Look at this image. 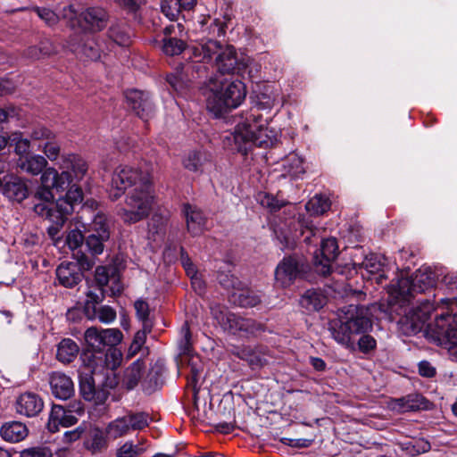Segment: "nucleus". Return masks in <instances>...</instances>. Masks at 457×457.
<instances>
[{
	"label": "nucleus",
	"mask_w": 457,
	"mask_h": 457,
	"mask_svg": "<svg viewBox=\"0 0 457 457\" xmlns=\"http://www.w3.org/2000/svg\"><path fill=\"white\" fill-rule=\"evenodd\" d=\"M127 192L125 204L118 214L125 223H136L145 219L154 203L151 174L131 165H120L112 173L108 193L115 201Z\"/></svg>",
	"instance_id": "1"
},
{
	"label": "nucleus",
	"mask_w": 457,
	"mask_h": 457,
	"mask_svg": "<svg viewBox=\"0 0 457 457\" xmlns=\"http://www.w3.org/2000/svg\"><path fill=\"white\" fill-rule=\"evenodd\" d=\"M258 109H251L241 114L231 134L234 147L232 149L245 154L252 145L269 147L278 140V131L269 126Z\"/></svg>",
	"instance_id": "2"
},
{
	"label": "nucleus",
	"mask_w": 457,
	"mask_h": 457,
	"mask_svg": "<svg viewBox=\"0 0 457 457\" xmlns=\"http://www.w3.org/2000/svg\"><path fill=\"white\" fill-rule=\"evenodd\" d=\"M371 328L370 308L351 304L341 310L337 319L329 322L328 329L338 344L354 349L353 337L365 333Z\"/></svg>",
	"instance_id": "3"
},
{
	"label": "nucleus",
	"mask_w": 457,
	"mask_h": 457,
	"mask_svg": "<svg viewBox=\"0 0 457 457\" xmlns=\"http://www.w3.org/2000/svg\"><path fill=\"white\" fill-rule=\"evenodd\" d=\"M76 183L71 184L65 196L59 198L55 204H37L34 206L35 212L50 222L47 232L55 245L61 240L59 233L67 217L72 213L74 204L83 200L82 189Z\"/></svg>",
	"instance_id": "4"
},
{
	"label": "nucleus",
	"mask_w": 457,
	"mask_h": 457,
	"mask_svg": "<svg viewBox=\"0 0 457 457\" xmlns=\"http://www.w3.org/2000/svg\"><path fill=\"white\" fill-rule=\"evenodd\" d=\"M245 97V89L241 81L217 76L211 81L206 100L207 109L218 116L228 109L237 107Z\"/></svg>",
	"instance_id": "5"
},
{
	"label": "nucleus",
	"mask_w": 457,
	"mask_h": 457,
	"mask_svg": "<svg viewBox=\"0 0 457 457\" xmlns=\"http://www.w3.org/2000/svg\"><path fill=\"white\" fill-rule=\"evenodd\" d=\"M57 169L49 167L42 173V179L46 185H50L56 192H63L73 182L82 180L87 171V164L76 154H63L57 162Z\"/></svg>",
	"instance_id": "6"
},
{
	"label": "nucleus",
	"mask_w": 457,
	"mask_h": 457,
	"mask_svg": "<svg viewBox=\"0 0 457 457\" xmlns=\"http://www.w3.org/2000/svg\"><path fill=\"white\" fill-rule=\"evenodd\" d=\"M426 337L432 343L451 349L457 346V322L450 313L437 316L434 322L428 325Z\"/></svg>",
	"instance_id": "7"
},
{
	"label": "nucleus",
	"mask_w": 457,
	"mask_h": 457,
	"mask_svg": "<svg viewBox=\"0 0 457 457\" xmlns=\"http://www.w3.org/2000/svg\"><path fill=\"white\" fill-rule=\"evenodd\" d=\"M73 255L77 259V262H62L55 270L59 285L64 287L71 288L78 285L83 278L82 270H88L95 264L92 259L81 252Z\"/></svg>",
	"instance_id": "8"
},
{
	"label": "nucleus",
	"mask_w": 457,
	"mask_h": 457,
	"mask_svg": "<svg viewBox=\"0 0 457 457\" xmlns=\"http://www.w3.org/2000/svg\"><path fill=\"white\" fill-rule=\"evenodd\" d=\"M214 317L222 329L232 335H253L262 329L255 320L237 316L225 309L215 312Z\"/></svg>",
	"instance_id": "9"
},
{
	"label": "nucleus",
	"mask_w": 457,
	"mask_h": 457,
	"mask_svg": "<svg viewBox=\"0 0 457 457\" xmlns=\"http://www.w3.org/2000/svg\"><path fill=\"white\" fill-rule=\"evenodd\" d=\"M149 424V416L145 412H129L119 417L105 428V435L111 439H117L128 435L131 430H141Z\"/></svg>",
	"instance_id": "10"
},
{
	"label": "nucleus",
	"mask_w": 457,
	"mask_h": 457,
	"mask_svg": "<svg viewBox=\"0 0 457 457\" xmlns=\"http://www.w3.org/2000/svg\"><path fill=\"white\" fill-rule=\"evenodd\" d=\"M308 264L295 257H286L277 266L275 270L276 284L281 287H287L295 280L307 272Z\"/></svg>",
	"instance_id": "11"
},
{
	"label": "nucleus",
	"mask_w": 457,
	"mask_h": 457,
	"mask_svg": "<svg viewBox=\"0 0 457 457\" xmlns=\"http://www.w3.org/2000/svg\"><path fill=\"white\" fill-rule=\"evenodd\" d=\"M109 18V12L104 8L88 6L79 12L78 24L84 31L96 33L106 28Z\"/></svg>",
	"instance_id": "12"
},
{
	"label": "nucleus",
	"mask_w": 457,
	"mask_h": 457,
	"mask_svg": "<svg viewBox=\"0 0 457 457\" xmlns=\"http://www.w3.org/2000/svg\"><path fill=\"white\" fill-rule=\"evenodd\" d=\"M429 305L411 307L398 321L400 329L405 335L416 334L421 330L424 323L428 319Z\"/></svg>",
	"instance_id": "13"
},
{
	"label": "nucleus",
	"mask_w": 457,
	"mask_h": 457,
	"mask_svg": "<svg viewBox=\"0 0 457 457\" xmlns=\"http://www.w3.org/2000/svg\"><path fill=\"white\" fill-rule=\"evenodd\" d=\"M216 66L221 74L239 71L247 66L245 57H238L232 46H226L216 56Z\"/></svg>",
	"instance_id": "14"
},
{
	"label": "nucleus",
	"mask_w": 457,
	"mask_h": 457,
	"mask_svg": "<svg viewBox=\"0 0 457 457\" xmlns=\"http://www.w3.org/2000/svg\"><path fill=\"white\" fill-rule=\"evenodd\" d=\"M126 99L129 105L141 119L148 120L154 114V107L147 93L130 89L126 93Z\"/></svg>",
	"instance_id": "15"
},
{
	"label": "nucleus",
	"mask_w": 457,
	"mask_h": 457,
	"mask_svg": "<svg viewBox=\"0 0 457 457\" xmlns=\"http://www.w3.org/2000/svg\"><path fill=\"white\" fill-rule=\"evenodd\" d=\"M321 259L315 257V268L317 272L326 276L330 272V262L338 254V246L335 238L324 239L321 243Z\"/></svg>",
	"instance_id": "16"
},
{
	"label": "nucleus",
	"mask_w": 457,
	"mask_h": 457,
	"mask_svg": "<svg viewBox=\"0 0 457 457\" xmlns=\"http://www.w3.org/2000/svg\"><path fill=\"white\" fill-rule=\"evenodd\" d=\"M44 403L42 399L36 394L26 392L21 394L16 401V411L18 413L34 417L37 415L43 409Z\"/></svg>",
	"instance_id": "17"
},
{
	"label": "nucleus",
	"mask_w": 457,
	"mask_h": 457,
	"mask_svg": "<svg viewBox=\"0 0 457 457\" xmlns=\"http://www.w3.org/2000/svg\"><path fill=\"white\" fill-rule=\"evenodd\" d=\"M52 394L59 399L66 400L74 393V385L71 378L62 372H53L50 376Z\"/></svg>",
	"instance_id": "18"
},
{
	"label": "nucleus",
	"mask_w": 457,
	"mask_h": 457,
	"mask_svg": "<svg viewBox=\"0 0 457 457\" xmlns=\"http://www.w3.org/2000/svg\"><path fill=\"white\" fill-rule=\"evenodd\" d=\"M78 422V419L71 411L64 410L61 405H53L47 422V428L54 433L60 427H70Z\"/></svg>",
	"instance_id": "19"
},
{
	"label": "nucleus",
	"mask_w": 457,
	"mask_h": 457,
	"mask_svg": "<svg viewBox=\"0 0 457 457\" xmlns=\"http://www.w3.org/2000/svg\"><path fill=\"white\" fill-rule=\"evenodd\" d=\"M220 283L224 287L229 288L233 287V291L230 294V301L235 304L241 307H254L261 303V297L256 293L253 292L249 288H236L234 283L227 284L220 280Z\"/></svg>",
	"instance_id": "20"
},
{
	"label": "nucleus",
	"mask_w": 457,
	"mask_h": 457,
	"mask_svg": "<svg viewBox=\"0 0 457 457\" xmlns=\"http://www.w3.org/2000/svg\"><path fill=\"white\" fill-rule=\"evenodd\" d=\"M425 399L418 394L408 395L404 397L392 399L387 406L390 410L397 412L416 411L424 407Z\"/></svg>",
	"instance_id": "21"
},
{
	"label": "nucleus",
	"mask_w": 457,
	"mask_h": 457,
	"mask_svg": "<svg viewBox=\"0 0 457 457\" xmlns=\"http://www.w3.org/2000/svg\"><path fill=\"white\" fill-rule=\"evenodd\" d=\"M48 162L46 157L39 154H29L19 157L17 166L24 172L36 176L47 168Z\"/></svg>",
	"instance_id": "22"
},
{
	"label": "nucleus",
	"mask_w": 457,
	"mask_h": 457,
	"mask_svg": "<svg viewBox=\"0 0 457 457\" xmlns=\"http://www.w3.org/2000/svg\"><path fill=\"white\" fill-rule=\"evenodd\" d=\"M2 187L3 193L12 200L21 202L27 197V186L14 175H8Z\"/></svg>",
	"instance_id": "23"
},
{
	"label": "nucleus",
	"mask_w": 457,
	"mask_h": 457,
	"mask_svg": "<svg viewBox=\"0 0 457 457\" xmlns=\"http://www.w3.org/2000/svg\"><path fill=\"white\" fill-rule=\"evenodd\" d=\"M184 213L187 230L193 236H197L203 233L206 221L202 212L195 206L186 204L184 206Z\"/></svg>",
	"instance_id": "24"
},
{
	"label": "nucleus",
	"mask_w": 457,
	"mask_h": 457,
	"mask_svg": "<svg viewBox=\"0 0 457 457\" xmlns=\"http://www.w3.org/2000/svg\"><path fill=\"white\" fill-rule=\"evenodd\" d=\"M385 257L377 254H370L364 258L361 263H354L355 266L363 268L368 273L371 275H378L376 277L377 283H381L386 278L384 274Z\"/></svg>",
	"instance_id": "25"
},
{
	"label": "nucleus",
	"mask_w": 457,
	"mask_h": 457,
	"mask_svg": "<svg viewBox=\"0 0 457 457\" xmlns=\"http://www.w3.org/2000/svg\"><path fill=\"white\" fill-rule=\"evenodd\" d=\"M0 433L5 441L16 443L23 440L28 436V428L21 422L12 421L4 424Z\"/></svg>",
	"instance_id": "26"
},
{
	"label": "nucleus",
	"mask_w": 457,
	"mask_h": 457,
	"mask_svg": "<svg viewBox=\"0 0 457 457\" xmlns=\"http://www.w3.org/2000/svg\"><path fill=\"white\" fill-rule=\"evenodd\" d=\"M411 277L413 279L414 291L417 293L424 292L425 290L434 287L436 280L435 273L429 267H422L419 269Z\"/></svg>",
	"instance_id": "27"
},
{
	"label": "nucleus",
	"mask_w": 457,
	"mask_h": 457,
	"mask_svg": "<svg viewBox=\"0 0 457 457\" xmlns=\"http://www.w3.org/2000/svg\"><path fill=\"white\" fill-rule=\"evenodd\" d=\"M83 366L92 374L104 375L103 351L86 350L81 355Z\"/></svg>",
	"instance_id": "28"
},
{
	"label": "nucleus",
	"mask_w": 457,
	"mask_h": 457,
	"mask_svg": "<svg viewBox=\"0 0 457 457\" xmlns=\"http://www.w3.org/2000/svg\"><path fill=\"white\" fill-rule=\"evenodd\" d=\"M108 37L115 44L128 46L130 44L131 30L125 22L116 21L109 28Z\"/></svg>",
	"instance_id": "29"
},
{
	"label": "nucleus",
	"mask_w": 457,
	"mask_h": 457,
	"mask_svg": "<svg viewBox=\"0 0 457 457\" xmlns=\"http://www.w3.org/2000/svg\"><path fill=\"white\" fill-rule=\"evenodd\" d=\"M79 352V347L75 341L64 338L57 345L56 358L62 363H71L76 359Z\"/></svg>",
	"instance_id": "30"
},
{
	"label": "nucleus",
	"mask_w": 457,
	"mask_h": 457,
	"mask_svg": "<svg viewBox=\"0 0 457 457\" xmlns=\"http://www.w3.org/2000/svg\"><path fill=\"white\" fill-rule=\"evenodd\" d=\"M79 386L80 393L86 401L94 402L96 404H101L106 400L107 396L104 392L96 390L92 377L81 379Z\"/></svg>",
	"instance_id": "31"
},
{
	"label": "nucleus",
	"mask_w": 457,
	"mask_h": 457,
	"mask_svg": "<svg viewBox=\"0 0 457 457\" xmlns=\"http://www.w3.org/2000/svg\"><path fill=\"white\" fill-rule=\"evenodd\" d=\"M392 295L399 302H409L410 297L417 293L414 291L413 279L411 278H401L396 285L392 286Z\"/></svg>",
	"instance_id": "32"
},
{
	"label": "nucleus",
	"mask_w": 457,
	"mask_h": 457,
	"mask_svg": "<svg viewBox=\"0 0 457 457\" xmlns=\"http://www.w3.org/2000/svg\"><path fill=\"white\" fill-rule=\"evenodd\" d=\"M80 227L86 229L83 223ZM87 231L88 234H94L102 239L110 238V227L105 215L103 213L96 214L91 223L88 224Z\"/></svg>",
	"instance_id": "33"
},
{
	"label": "nucleus",
	"mask_w": 457,
	"mask_h": 457,
	"mask_svg": "<svg viewBox=\"0 0 457 457\" xmlns=\"http://www.w3.org/2000/svg\"><path fill=\"white\" fill-rule=\"evenodd\" d=\"M325 303L326 297L317 290H307L300 300L301 306L307 311H318Z\"/></svg>",
	"instance_id": "34"
},
{
	"label": "nucleus",
	"mask_w": 457,
	"mask_h": 457,
	"mask_svg": "<svg viewBox=\"0 0 457 457\" xmlns=\"http://www.w3.org/2000/svg\"><path fill=\"white\" fill-rule=\"evenodd\" d=\"M144 362L140 360L134 361L124 373L123 383L128 389H133L143 376Z\"/></svg>",
	"instance_id": "35"
},
{
	"label": "nucleus",
	"mask_w": 457,
	"mask_h": 457,
	"mask_svg": "<svg viewBox=\"0 0 457 457\" xmlns=\"http://www.w3.org/2000/svg\"><path fill=\"white\" fill-rule=\"evenodd\" d=\"M54 44L49 39L41 40L38 45L29 46L24 53L30 60H38L54 53Z\"/></svg>",
	"instance_id": "36"
},
{
	"label": "nucleus",
	"mask_w": 457,
	"mask_h": 457,
	"mask_svg": "<svg viewBox=\"0 0 457 457\" xmlns=\"http://www.w3.org/2000/svg\"><path fill=\"white\" fill-rule=\"evenodd\" d=\"M283 169L287 176L297 178L303 174V160L296 154H290L283 162Z\"/></svg>",
	"instance_id": "37"
},
{
	"label": "nucleus",
	"mask_w": 457,
	"mask_h": 457,
	"mask_svg": "<svg viewBox=\"0 0 457 457\" xmlns=\"http://www.w3.org/2000/svg\"><path fill=\"white\" fill-rule=\"evenodd\" d=\"M86 447L93 453L100 452L107 447V440L103 431L98 428L90 429Z\"/></svg>",
	"instance_id": "38"
},
{
	"label": "nucleus",
	"mask_w": 457,
	"mask_h": 457,
	"mask_svg": "<svg viewBox=\"0 0 457 457\" xmlns=\"http://www.w3.org/2000/svg\"><path fill=\"white\" fill-rule=\"evenodd\" d=\"M238 355L246 360L253 368L262 367L269 362L268 354L262 350L243 349Z\"/></svg>",
	"instance_id": "39"
},
{
	"label": "nucleus",
	"mask_w": 457,
	"mask_h": 457,
	"mask_svg": "<svg viewBox=\"0 0 457 457\" xmlns=\"http://www.w3.org/2000/svg\"><path fill=\"white\" fill-rule=\"evenodd\" d=\"M84 339L88 347L87 350L102 351L104 347L103 330L96 327L88 328L85 331Z\"/></svg>",
	"instance_id": "40"
},
{
	"label": "nucleus",
	"mask_w": 457,
	"mask_h": 457,
	"mask_svg": "<svg viewBox=\"0 0 457 457\" xmlns=\"http://www.w3.org/2000/svg\"><path fill=\"white\" fill-rule=\"evenodd\" d=\"M222 48L223 47L217 41L209 40L205 44L201 45L200 47H195L194 55L195 57H201L200 61H209L212 60L214 55H218Z\"/></svg>",
	"instance_id": "41"
},
{
	"label": "nucleus",
	"mask_w": 457,
	"mask_h": 457,
	"mask_svg": "<svg viewBox=\"0 0 457 457\" xmlns=\"http://www.w3.org/2000/svg\"><path fill=\"white\" fill-rule=\"evenodd\" d=\"M330 208L329 200L322 195H315L305 205L306 211L312 215H321Z\"/></svg>",
	"instance_id": "42"
},
{
	"label": "nucleus",
	"mask_w": 457,
	"mask_h": 457,
	"mask_svg": "<svg viewBox=\"0 0 457 457\" xmlns=\"http://www.w3.org/2000/svg\"><path fill=\"white\" fill-rule=\"evenodd\" d=\"M79 223L82 224L80 220H78L75 222L74 228L70 227V230L68 231V234L66 236V245L71 251L79 249L82 245L84 240L86 239L82 231L78 226ZM71 226H72V224H71Z\"/></svg>",
	"instance_id": "43"
},
{
	"label": "nucleus",
	"mask_w": 457,
	"mask_h": 457,
	"mask_svg": "<svg viewBox=\"0 0 457 457\" xmlns=\"http://www.w3.org/2000/svg\"><path fill=\"white\" fill-rule=\"evenodd\" d=\"M122 361V353L117 348H109L106 353L103 352V364L104 372L117 369Z\"/></svg>",
	"instance_id": "44"
},
{
	"label": "nucleus",
	"mask_w": 457,
	"mask_h": 457,
	"mask_svg": "<svg viewBox=\"0 0 457 457\" xmlns=\"http://www.w3.org/2000/svg\"><path fill=\"white\" fill-rule=\"evenodd\" d=\"M32 10L46 26L54 27L59 23L60 16L54 10L46 6H36Z\"/></svg>",
	"instance_id": "45"
},
{
	"label": "nucleus",
	"mask_w": 457,
	"mask_h": 457,
	"mask_svg": "<svg viewBox=\"0 0 457 457\" xmlns=\"http://www.w3.org/2000/svg\"><path fill=\"white\" fill-rule=\"evenodd\" d=\"M141 444L135 445L132 441H126L116 450L117 457H137L145 452Z\"/></svg>",
	"instance_id": "46"
},
{
	"label": "nucleus",
	"mask_w": 457,
	"mask_h": 457,
	"mask_svg": "<svg viewBox=\"0 0 457 457\" xmlns=\"http://www.w3.org/2000/svg\"><path fill=\"white\" fill-rule=\"evenodd\" d=\"M162 48L165 54L173 56L181 54L186 48V44L176 37H169L163 39Z\"/></svg>",
	"instance_id": "47"
},
{
	"label": "nucleus",
	"mask_w": 457,
	"mask_h": 457,
	"mask_svg": "<svg viewBox=\"0 0 457 457\" xmlns=\"http://www.w3.org/2000/svg\"><path fill=\"white\" fill-rule=\"evenodd\" d=\"M38 149L45 154L46 160L48 159L54 162L60 156L61 146L59 143L55 141V138L50 139L43 144H39Z\"/></svg>",
	"instance_id": "48"
},
{
	"label": "nucleus",
	"mask_w": 457,
	"mask_h": 457,
	"mask_svg": "<svg viewBox=\"0 0 457 457\" xmlns=\"http://www.w3.org/2000/svg\"><path fill=\"white\" fill-rule=\"evenodd\" d=\"M109 238H101L94 234H88L85 239L86 245L87 250L93 255L101 254L104 252V243L107 242Z\"/></svg>",
	"instance_id": "49"
},
{
	"label": "nucleus",
	"mask_w": 457,
	"mask_h": 457,
	"mask_svg": "<svg viewBox=\"0 0 457 457\" xmlns=\"http://www.w3.org/2000/svg\"><path fill=\"white\" fill-rule=\"evenodd\" d=\"M102 330L104 346L115 348L114 346L122 341L123 335L119 328H105Z\"/></svg>",
	"instance_id": "50"
},
{
	"label": "nucleus",
	"mask_w": 457,
	"mask_h": 457,
	"mask_svg": "<svg viewBox=\"0 0 457 457\" xmlns=\"http://www.w3.org/2000/svg\"><path fill=\"white\" fill-rule=\"evenodd\" d=\"M167 81L174 90L182 93L187 87L189 79L183 71H178L176 74L169 75Z\"/></svg>",
	"instance_id": "51"
},
{
	"label": "nucleus",
	"mask_w": 457,
	"mask_h": 457,
	"mask_svg": "<svg viewBox=\"0 0 457 457\" xmlns=\"http://www.w3.org/2000/svg\"><path fill=\"white\" fill-rule=\"evenodd\" d=\"M10 140L15 142L14 151L19 157L29 155L28 152L30 145L29 139L22 138L20 134L14 133L10 137Z\"/></svg>",
	"instance_id": "52"
},
{
	"label": "nucleus",
	"mask_w": 457,
	"mask_h": 457,
	"mask_svg": "<svg viewBox=\"0 0 457 457\" xmlns=\"http://www.w3.org/2000/svg\"><path fill=\"white\" fill-rule=\"evenodd\" d=\"M95 313L99 321L104 324L112 323L116 319V312L108 305L95 309Z\"/></svg>",
	"instance_id": "53"
},
{
	"label": "nucleus",
	"mask_w": 457,
	"mask_h": 457,
	"mask_svg": "<svg viewBox=\"0 0 457 457\" xmlns=\"http://www.w3.org/2000/svg\"><path fill=\"white\" fill-rule=\"evenodd\" d=\"M183 165L190 171H198L202 166V155L197 152L189 153L183 161Z\"/></svg>",
	"instance_id": "54"
},
{
	"label": "nucleus",
	"mask_w": 457,
	"mask_h": 457,
	"mask_svg": "<svg viewBox=\"0 0 457 457\" xmlns=\"http://www.w3.org/2000/svg\"><path fill=\"white\" fill-rule=\"evenodd\" d=\"M40 180H41V187L37 191L36 196L38 199L43 200L44 201L43 204H53L51 201L54 200V196L53 195L52 190L56 191V189L50 185H46L43 181L42 177L40 178Z\"/></svg>",
	"instance_id": "55"
},
{
	"label": "nucleus",
	"mask_w": 457,
	"mask_h": 457,
	"mask_svg": "<svg viewBox=\"0 0 457 457\" xmlns=\"http://www.w3.org/2000/svg\"><path fill=\"white\" fill-rule=\"evenodd\" d=\"M181 10L182 8L178 5L177 2L173 3V0H164L162 4V12L170 20H175Z\"/></svg>",
	"instance_id": "56"
},
{
	"label": "nucleus",
	"mask_w": 457,
	"mask_h": 457,
	"mask_svg": "<svg viewBox=\"0 0 457 457\" xmlns=\"http://www.w3.org/2000/svg\"><path fill=\"white\" fill-rule=\"evenodd\" d=\"M110 270L113 273V268H107L104 266H99L96 269L95 278L97 285L103 288L109 282Z\"/></svg>",
	"instance_id": "57"
},
{
	"label": "nucleus",
	"mask_w": 457,
	"mask_h": 457,
	"mask_svg": "<svg viewBox=\"0 0 457 457\" xmlns=\"http://www.w3.org/2000/svg\"><path fill=\"white\" fill-rule=\"evenodd\" d=\"M259 200L263 207L270 209L271 212L279 210L283 204L275 199L272 195L266 194H260Z\"/></svg>",
	"instance_id": "58"
},
{
	"label": "nucleus",
	"mask_w": 457,
	"mask_h": 457,
	"mask_svg": "<svg viewBox=\"0 0 457 457\" xmlns=\"http://www.w3.org/2000/svg\"><path fill=\"white\" fill-rule=\"evenodd\" d=\"M31 138L38 141L39 144H43L50 139H54L55 135L47 129L40 128L33 130L31 133Z\"/></svg>",
	"instance_id": "59"
},
{
	"label": "nucleus",
	"mask_w": 457,
	"mask_h": 457,
	"mask_svg": "<svg viewBox=\"0 0 457 457\" xmlns=\"http://www.w3.org/2000/svg\"><path fill=\"white\" fill-rule=\"evenodd\" d=\"M61 16L63 20L67 21L71 27H74V22L77 18L78 21L79 20V13L72 4L64 6L62 10Z\"/></svg>",
	"instance_id": "60"
},
{
	"label": "nucleus",
	"mask_w": 457,
	"mask_h": 457,
	"mask_svg": "<svg viewBox=\"0 0 457 457\" xmlns=\"http://www.w3.org/2000/svg\"><path fill=\"white\" fill-rule=\"evenodd\" d=\"M21 457H52L51 452L44 447H32L25 449L21 453Z\"/></svg>",
	"instance_id": "61"
},
{
	"label": "nucleus",
	"mask_w": 457,
	"mask_h": 457,
	"mask_svg": "<svg viewBox=\"0 0 457 457\" xmlns=\"http://www.w3.org/2000/svg\"><path fill=\"white\" fill-rule=\"evenodd\" d=\"M376 345V340L370 335H363L358 341L359 349L362 353H368L375 349Z\"/></svg>",
	"instance_id": "62"
},
{
	"label": "nucleus",
	"mask_w": 457,
	"mask_h": 457,
	"mask_svg": "<svg viewBox=\"0 0 457 457\" xmlns=\"http://www.w3.org/2000/svg\"><path fill=\"white\" fill-rule=\"evenodd\" d=\"M137 318L145 322L149 317V306L148 303L143 300H137L134 303Z\"/></svg>",
	"instance_id": "63"
},
{
	"label": "nucleus",
	"mask_w": 457,
	"mask_h": 457,
	"mask_svg": "<svg viewBox=\"0 0 457 457\" xmlns=\"http://www.w3.org/2000/svg\"><path fill=\"white\" fill-rule=\"evenodd\" d=\"M146 330L150 331V328H147L146 326L145 325L143 330H140L136 333L134 340L129 348L130 351L136 353L145 344L146 337Z\"/></svg>",
	"instance_id": "64"
}]
</instances>
